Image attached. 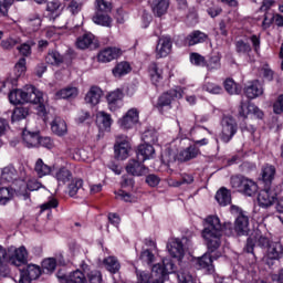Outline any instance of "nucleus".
<instances>
[{
    "instance_id": "39",
    "label": "nucleus",
    "mask_w": 283,
    "mask_h": 283,
    "mask_svg": "<svg viewBox=\"0 0 283 283\" xmlns=\"http://www.w3.org/2000/svg\"><path fill=\"white\" fill-rule=\"evenodd\" d=\"M78 96V88L69 86L55 93V98H76Z\"/></svg>"
},
{
    "instance_id": "53",
    "label": "nucleus",
    "mask_w": 283,
    "mask_h": 283,
    "mask_svg": "<svg viewBox=\"0 0 283 283\" xmlns=\"http://www.w3.org/2000/svg\"><path fill=\"white\" fill-rule=\"evenodd\" d=\"M66 9L69 12H71V14H78V12L83 10V2H81V0H71L67 3Z\"/></svg>"
},
{
    "instance_id": "2",
    "label": "nucleus",
    "mask_w": 283,
    "mask_h": 283,
    "mask_svg": "<svg viewBox=\"0 0 283 283\" xmlns=\"http://www.w3.org/2000/svg\"><path fill=\"white\" fill-rule=\"evenodd\" d=\"M230 185L232 189H237V191L244 193V196L251 197L258 193V184L244 176L231 177Z\"/></svg>"
},
{
    "instance_id": "42",
    "label": "nucleus",
    "mask_w": 283,
    "mask_h": 283,
    "mask_svg": "<svg viewBox=\"0 0 283 283\" xmlns=\"http://www.w3.org/2000/svg\"><path fill=\"white\" fill-rule=\"evenodd\" d=\"M132 72V66L127 62H119L114 69H113V75L116 78H120V76H125V74H129Z\"/></svg>"
},
{
    "instance_id": "26",
    "label": "nucleus",
    "mask_w": 283,
    "mask_h": 283,
    "mask_svg": "<svg viewBox=\"0 0 283 283\" xmlns=\"http://www.w3.org/2000/svg\"><path fill=\"white\" fill-rule=\"evenodd\" d=\"M39 138L40 135L36 132H30L28 129L22 132V140L29 149L32 147H39Z\"/></svg>"
},
{
    "instance_id": "13",
    "label": "nucleus",
    "mask_w": 283,
    "mask_h": 283,
    "mask_svg": "<svg viewBox=\"0 0 283 283\" xmlns=\"http://www.w3.org/2000/svg\"><path fill=\"white\" fill-rule=\"evenodd\" d=\"M275 6V0H263L262 6L260 8L261 12L264 13V19L262 21V28L266 30V28H271V23H273V19H275V14L271 11V8Z\"/></svg>"
},
{
    "instance_id": "31",
    "label": "nucleus",
    "mask_w": 283,
    "mask_h": 283,
    "mask_svg": "<svg viewBox=\"0 0 283 283\" xmlns=\"http://www.w3.org/2000/svg\"><path fill=\"white\" fill-rule=\"evenodd\" d=\"M275 166L273 165H265L261 169V177L265 185H271L273 180H275Z\"/></svg>"
},
{
    "instance_id": "63",
    "label": "nucleus",
    "mask_w": 283,
    "mask_h": 283,
    "mask_svg": "<svg viewBox=\"0 0 283 283\" xmlns=\"http://www.w3.org/2000/svg\"><path fill=\"white\" fill-rule=\"evenodd\" d=\"M87 277L90 283H101L103 281V275L101 274V271L97 270L91 271L87 274Z\"/></svg>"
},
{
    "instance_id": "10",
    "label": "nucleus",
    "mask_w": 283,
    "mask_h": 283,
    "mask_svg": "<svg viewBox=\"0 0 283 283\" xmlns=\"http://www.w3.org/2000/svg\"><path fill=\"white\" fill-rule=\"evenodd\" d=\"M139 112L138 108H130L127 113L118 120L122 129H132L138 125Z\"/></svg>"
},
{
    "instance_id": "61",
    "label": "nucleus",
    "mask_w": 283,
    "mask_h": 283,
    "mask_svg": "<svg viewBox=\"0 0 283 283\" xmlns=\"http://www.w3.org/2000/svg\"><path fill=\"white\" fill-rule=\"evenodd\" d=\"M25 70H27V67H25V57H21L14 66L15 75L17 76H22V74H25Z\"/></svg>"
},
{
    "instance_id": "23",
    "label": "nucleus",
    "mask_w": 283,
    "mask_h": 283,
    "mask_svg": "<svg viewBox=\"0 0 283 283\" xmlns=\"http://www.w3.org/2000/svg\"><path fill=\"white\" fill-rule=\"evenodd\" d=\"M124 96L125 94L120 88H117L107 95V103L111 112H116V108L118 107L120 101H123Z\"/></svg>"
},
{
    "instance_id": "14",
    "label": "nucleus",
    "mask_w": 283,
    "mask_h": 283,
    "mask_svg": "<svg viewBox=\"0 0 283 283\" xmlns=\"http://www.w3.org/2000/svg\"><path fill=\"white\" fill-rule=\"evenodd\" d=\"M255 243L259 247H269V239L260 232V230H255L253 234L248 238L245 251L247 253H253V247H255Z\"/></svg>"
},
{
    "instance_id": "43",
    "label": "nucleus",
    "mask_w": 283,
    "mask_h": 283,
    "mask_svg": "<svg viewBox=\"0 0 283 283\" xmlns=\"http://www.w3.org/2000/svg\"><path fill=\"white\" fill-rule=\"evenodd\" d=\"M200 154V149L196 146H189L179 154L180 160L187 161L196 158Z\"/></svg>"
},
{
    "instance_id": "6",
    "label": "nucleus",
    "mask_w": 283,
    "mask_h": 283,
    "mask_svg": "<svg viewBox=\"0 0 283 283\" xmlns=\"http://www.w3.org/2000/svg\"><path fill=\"white\" fill-rule=\"evenodd\" d=\"M280 193V188L269 187L259 192L258 202L259 207L263 209H269L273 207L277 200V195Z\"/></svg>"
},
{
    "instance_id": "25",
    "label": "nucleus",
    "mask_w": 283,
    "mask_h": 283,
    "mask_svg": "<svg viewBox=\"0 0 283 283\" xmlns=\"http://www.w3.org/2000/svg\"><path fill=\"white\" fill-rule=\"evenodd\" d=\"M96 125L101 132H109L112 127V116L105 112H98L96 114Z\"/></svg>"
},
{
    "instance_id": "32",
    "label": "nucleus",
    "mask_w": 283,
    "mask_h": 283,
    "mask_svg": "<svg viewBox=\"0 0 283 283\" xmlns=\"http://www.w3.org/2000/svg\"><path fill=\"white\" fill-rule=\"evenodd\" d=\"M34 171L38 178H43L45 176H50L52 174V166L44 164L43 159L39 158L35 161Z\"/></svg>"
},
{
    "instance_id": "46",
    "label": "nucleus",
    "mask_w": 283,
    "mask_h": 283,
    "mask_svg": "<svg viewBox=\"0 0 283 283\" xmlns=\"http://www.w3.org/2000/svg\"><path fill=\"white\" fill-rule=\"evenodd\" d=\"M142 138L146 145H156L158 143V132L156 129H148L143 134Z\"/></svg>"
},
{
    "instance_id": "41",
    "label": "nucleus",
    "mask_w": 283,
    "mask_h": 283,
    "mask_svg": "<svg viewBox=\"0 0 283 283\" xmlns=\"http://www.w3.org/2000/svg\"><path fill=\"white\" fill-rule=\"evenodd\" d=\"M9 101L12 105H21L25 103V91L23 90H13L9 94Z\"/></svg>"
},
{
    "instance_id": "19",
    "label": "nucleus",
    "mask_w": 283,
    "mask_h": 283,
    "mask_svg": "<svg viewBox=\"0 0 283 283\" xmlns=\"http://www.w3.org/2000/svg\"><path fill=\"white\" fill-rule=\"evenodd\" d=\"M244 94L250 99L258 98V96H262V94H264V88L260 81H253L244 87Z\"/></svg>"
},
{
    "instance_id": "48",
    "label": "nucleus",
    "mask_w": 283,
    "mask_h": 283,
    "mask_svg": "<svg viewBox=\"0 0 283 283\" xmlns=\"http://www.w3.org/2000/svg\"><path fill=\"white\" fill-rule=\"evenodd\" d=\"M48 12H51L52 17H59L61 14L63 7L59 0H53L46 4Z\"/></svg>"
},
{
    "instance_id": "64",
    "label": "nucleus",
    "mask_w": 283,
    "mask_h": 283,
    "mask_svg": "<svg viewBox=\"0 0 283 283\" xmlns=\"http://www.w3.org/2000/svg\"><path fill=\"white\" fill-rule=\"evenodd\" d=\"M274 114H282L283 112V95H280L273 105Z\"/></svg>"
},
{
    "instance_id": "20",
    "label": "nucleus",
    "mask_w": 283,
    "mask_h": 283,
    "mask_svg": "<svg viewBox=\"0 0 283 283\" xmlns=\"http://www.w3.org/2000/svg\"><path fill=\"white\" fill-rule=\"evenodd\" d=\"M174 98H182V91L170 90L169 92L164 93L158 99L157 107H167L171 105Z\"/></svg>"
},
{
    "instance_id": "28",
    "label": "nucleus",
    "mask_w": 283,
    "mask_h": 283,
    "mask_svg": "<svg viewBox=\"0 0 283 283\" xmlns=\"http://www.w3.org/2000/svg\"><path fill=\"white\" fill-rule=\"evenodd\" d=\"M101 96H103V91L101 87L93 86L86 93L85 103L88 105H98V103H101Z\"/></svg>"
},
{
    "instance_id": "4",
    "label": "nucleus",
    "mask_w": 283,
    "mask_h": 283,
    "mask_svg": "<svg viewBox=\"0 0 283 283\" xmlns=\"http://www.w3.org/2000/svg\"><path fill=\"white\" fill-rule=\"evenodd\" d=\"M38 189H41V182L30 177L19 179L17 187H14V191H17L18 196H23L24 200L30 198V191H38Z\"/></svg>"
},
{
    "instance_id": "60",
    "label": "nucleus",
    "mask_w": 283,
    "mask_h": 283,
    "mask_svg": "<svg viewBox=\"0 0 283 283\" xmlns=\"http://www.w3.org/2000/svg\"><path fill=\"white\" fill-rule=\"evenodd\" d=\"M17 50L22 56H30L32 54V42L22 43L20 46H17Z\"/></svg>"
},
{
    "instance_id": "56",
    "label": "nucleus",
    "mask_w": 283,
    "mask_h": 283,
    "mask_svg": "<svg viewBox=\"0 0 283 283\" xmlns=\"http://www.w3.org/2000/svg\"><path fill=\"white\" fill-rule=\"evenodd\" d=\"M235 50L238 54H249V52H251V44L243 40H239L235 42Z\"/></svg>"
},
{
    "instance_id": "8",
    "label": "nucleus",
    "mask_w": 283,
    "mask_h": 283,
    "mask_svg": "<svg viewBox=\"0 0 283 283\" xmlns=\"http://www.w3.org/2000/svg\"><path fill=\"white\" fill-rule=\"evenodd\" d=\"M25 262H28V250L25 249V247H9L10 264H13V266H21V264H25Z\"/></svg>"
},
{
    "instance_id": "45",
    "label": "nucleus",
    "mask_w": 283,
    "mask_h": 283,
    "mask_svg": "<svg viewBox=\"0 0 283 283\" xmlns=\"http://www.w3.org/2000/svg\"><path fill=\"white\" fill-rule=\"evenodd\" d=\"M14 193H17L14 188H0V205H8V202H10V199L14 198Z\"/></svg>"
},
{
    "instance_id": "7",
    "label": "nucleus",
    "mask_w": 283,
    "mask_h": 283,
    "mask_svg": "<svg viewBox=\"0 0 283 283\" xmlns=\"http://www.w3.org/2000/svg\"><path fill=\"white\" fill-rule=\"evenodd\" d=\"M221 140L223 143H229L235 134H238V123L231 116H224L221 122Z\"/></svg>"
},
{
    "instance_id": "37",
    "label": "nucleus",
    "mask_w": 283,
    "mask_h": 283,
    "mask_svg": "<svg viewBox=\"0 0 283 283\" xmlns=\"http://www.w3.org/2000/svg\"><path fill=\"white\" fill-rule=\"evenodd\" d=\"M208 39V35L206 33H202L201 31H195L190 33L187 36V43L188 45H198V43H205Z\"/></svg>"
},
{
    "instance_id": "30",
    "label": "nucleus",
    "mask_w": 283,
    "mask_h": 283,
    "mask_svg": "<svg viewBox=\"0 0 283 283\" xmlns=\"http://www.w3.org/2000/svg\"><path fill=\"white\" fill-rule=\"evenodd\" d=\"M283 255V245L280 241H272L268 248V258L270 260H280Z\"/></svg>"
},
{
    "instance_id": "33",
    "label": "nucleus",
    "mask_w": 283,
    "mask_h": 283,
    "mask_svg": "<svg viewBox=\"0 0 283 283\" xmlns=\"http://www.w3.org/2000/svg\"><path fill=\"white\" fill-rule=\"evenodd\" d=\"M54 178L59 185H67L72 180V171L65 167H61L56 170Z\"/></svg>"
},
{
    "instance_id": "35",
    "label": "nucleus",
    "mask_w": 283,
    "mask_h": 283,
    "mask_svg": "<svg viewBox=\"0 0 283 283\" xmlns=\"http://www.w3.org/2000/svg\"><path fill=\"white\" fill-rule=\"evenodd\" d=\"M17 178H18V172L13 166H7L2 169L1 179L4 180L6 182L15 181V187H17V182L19 181L17 180Z\"/></svg>"
},
{
    "instance_id": "3",
    "label": "nucleus",
    "mask_w": 283,
    "mask_h": 283,
    "mask_svg": "<svg viewBox=\"0 0 283 283\" xmlns=\"http://www.w3.org/2000/svg\"><path fill=\"white\" fill-rule=\"evenodd\" d=\"M176 271V265L170 259H164L163 264L157 263L153 266V283H165L170 273Z\"/></svg>"
},
{
    "instance_id": "38",
    "label": "nucleus",
    "mask_w": 283,
    "mask_h": 283,
    "mask_svg": "<svg viewBox=\"0 0 283 283\" xmlns=\"http://www.w3.org/2000/svg\"><path fill=\"white\" fill-rule=\"evenodd\" d=\"M103 264L106 270L109 271V273H118L120 271V262H118V259L116 256H107L104 259Z\"/></svg>"
},
{
    "instance_id": "18",
    "label": "nucleus",
    "mask_w": 283,
    "mask_h": 283,
    "mask_svg": "<svg viewBox=\"0 0 283 283\" xmlns=\"http://www.w3.org/2000/svg\"><path fill=\"white\" fill-rule=\"evenodd\" d=\"M123 52L118 48H107L101 51L97 55V61L99 63H109L114 61V59H118Z\"/></svg>"
},
{
    "instance_id": "57",
    "label": "nucleus",
    "mask_w": 283,
    "mask_h": 283,
    "mask_svg": "<svg viewBox=\"0 0 283 283\" xmlns=\"http://www.w3.org/2000/svg\"><path fill=\"white\" fill-rule=\"evenodd\" d=\"M20 43H21L20 38H9L7 40L1 41V48L3 50H12V48H14V45H19Z\"/></svg>"
},
{
    "instance_id": "17",
    "label": "nucleus",
    "mask_w": 283,
    "mask_h": 283,
    "mask_svg": "<svg viewBox=\"0 0 283 283\" xmlns=\"http://www.w3.org/2000/svg\"><path fill=\"white\" fill-rule=\"evenodd\" d=\"M168 253L171 258H176L177 260H181L185 256V247L182 245V241L179 239H172L167 244Z\"/></svg>"
},
{
    "instance_id": "29",
    "label": "nucleus",
    "mask_w": 283,
    "mask_h": 283,
    "mask_svg": "<svg viewBox=\"0 0 283 283\" xmlns=\"http://www.w3.org/2000/svg\"><path fill=\"white\" fill-rule=\"evenodd\" d=\"M51 129L56 136H65L67 134V123L61 117H55L51 123Z\"/></svg>"
},
{
    "instance_id": "24",
    "label": "nucleus",
    "mask_w": 283,
    "mask_h": 283,
    "mask_svg": "<svg viewBox=\"0 0 283 283\" xmlns=\"http://www.w3.org/2000/svg\"><path fill=\"white\" fill-rule=\"evenodd\" d=\"M150 8L155 17H163L169 10V0H153Z\"/></svg>"
},
{
    "instance_id": "21",
    "label": "nucleus",
    "mask_w": 283,
    "mask_h": 283,
    "mask_svg": "<svg viewBox=\"0 0 283 283\" xmlns=\"http://www.w3.org/2000/svg\"><path fill=\"white\" fill-rule=\"evenodd\" d=\"M234 231L238 235H248L249 231H251V227L249 226V217L244 214H239L235 223Z\"/></svg>"
},
{
    "instance_id": "5",
    "label": "nucleus",
    "mask_w": 283,
    "mask_h": 283,
    "mask_svg": "<svg viewBox=\"0 0 283 283\" xmlns=\"http://www.w3.org/2000/svg\"><path fill=\"white\" fill-rule=\"evenodd\" d=\"M24 103H33V105H39L38 112H40V114H43V116L48 114L45 105H43V93H41V91L36 90V87L34 86H28L24 90Z\"/></svg>"
},
{
    "instance_id": "52",
    "label": "nucleus",
    "mask_w": 283,
    "mask_h": 283,
    "mask_svg": "<svg viewBox=\"0 0 283 283\" xmlns=\"http://www.w3.org/2000/svg\"><path fill=\"white\" fill-rule=\"evenodd\" d=\"M93 21L97 25H104L105 28H109V25H112V18L107 14H96L93 17Z\"/></svg>"
},
{
    "instance_id": "62",
    "label": "nucleus",
    "mask_w": 283,
    "mask_h": 283,
    "mask_svg": "<svg viewBox=\"0 0 283 283\" xmlns=\"http://www.w3.org/2000/svg\"><path fill=\"white\" fill-rule=\"evenodd\" d=\"M222 59V56L220 55V53H214L211 55L210 61H209V67L211 70H218L220 67V60Z\"/></svg>"
},
{
    "instance_id": "40",
    "label": "nucleus",
    "mask_w": 283,
    "mask_h": 283,
    "mask_svg": "<svg viewBox=\"0 0 283 283\" xmlns=\"http://www.w3.org/2000/svg\"><path fill=\"white\" fill-rule=\"evenodd\" d=\"M149 76L154 85H158L163 81V70L158 67V64L151 63L149 66Z\"/></svg>"
},
{
    "instance_id": "27",
    "label": "nucleus",
    "mask_w": 283,
    "mask_h": 283,
    "mask_svg": "<svg viewBox=\"0 0 283 283\" xmlns=\"http://www.w3.org/2000/svg\"><path fill=\"white\" fill-rule=\"evenodd\" d=\"M129 149H132L129 142H117L115 145V158H117V160H125V158L129 156Z\"/></svg>"
},
{
    "instance_id": "15",
    "label": "nucleus",
    "mask_w": 283,
    "mask_h": 283,
    "mask_svg": "<svg viewBox=\"0 0 283 283\" xmlns=\"http://www.w3.org/2000/svg\"><path fill=\"white\" fill-rule=\"evenodd\" d=\"M172 42L171 38L164 35L159 38L156 45V56L157 59H165L171 54Z\"/></svg>"
},
{
    "instance_id": "49",
    "label": "nucleus",
    "mask_w": 283,
    "mask_h": 283,
    "mask_svg": "<svg viewBox=\"0 0 283 283\" xmlns=\"http://www.w3.org/2000/svg\"><path fill=\"white\" fill-rule=\"evenodd\" d=\"M28 114L30 111L25 107H17L11 116V120L14 123L17 120H23V118H28Z\"/></svg>"
},
{
    "instance_id": "16",
    "label": "nucleus",
    "mask_w": 283,
    "mask_h": 283,
    "mask_svg": "<svg viewBox=\"0 0 283 283\" xmlns=\"http://www.w3.org/2000/svg\"><path fill=\"white\" fill-rule=\"evenodd\" d=\"M57 277L62 283H87V279H85V274L81 270L74 271L69 275L59 272Z\"/></svg>"
},
{
    "instance_id": "1",
    "label": "nucleus",
    "mask_w": 283,
    "mask_h": 283,
    "mask_svg": "<svg viewBox=\"0 0 283 283\" xmlns=\"http://www.w3.org/2000/svg\"><path fill=\"white\" fill-rule=\"evenodd\" d=\"M202 230V238L208 247V252L198 259V264L200 269H208L211 271L213 269V261L220 258V253H216L220 245L222 244V224L220 223V218L216 216H209L205 219Z\"/></svg>"
},
{
    "instance_id": "44",
    "label": "nucleus",
    "mask_w": 283,
    "mask_h": 283,
    "mask_svg": "<svg viewBox=\"0 0 283 283\" xmlns=\"http://www.w3.org/2000/svg\"><path fill=\"white\" fill-rule=\"evenodd\" d=\"M223 87L228 94L233 96V94H240L242 92V87L233 81V78H227L223 83Z\"/></svg>"
},
{
    "instance_id": "36",
    "label": "nucleus",
    "mask_w": 283,
    "mask_h": 283,
    "mask_svg": "<svg viewBox=\"0 0 283 283\" xmlns=\"http://www.w3.org/2000/svg\"><path fill=\"white\" fill-rule=\"evenodd\" d=\"M94 45V34L85 33L82 36L77 38L76 46L80 50H87V48H92Z\"/></svg>"
},
{
    "instance_id": "34",
    "label": "nucleus",
    "mask_w": 283,
    "mask_h": 283,
    "mask_svg": "<svg viewBox=\"0 0 283 283\" xmlns=\"http://www.w3.org/2000/svg\"><path fill=\"white\" fill-rule=\"evenodd\" d=\"M216 200L221 207L231 205V191L227 188H221L216 193Z\"/></svg>"
},
{
    "instance_id": "51",
    "label": "nucleus",
    "mask_w": 283,
    "mask_h": 283,
    "mask_svg": "<svg viewBox=\"0 0 283 283\" xmlns=\"http://www.w3.org/2000/svg\"><path fill=\"white\" fill-rule=\"evenodd\" d=\"M56 269V259H45L42 262V271L43 273H54Z\"/></svg>"
},
{
    "instance_id": "12",
    "label": "nucleus",
    "mask_w": 283,
    "mask_h": 283,
    "mask_svg": "<svg viewBox=\"0 0 283 283\" xmlns=\"http://www.w3.org/2000/svg\"><path fill=\"white\" fill-rule=\"evenodd\" d=\"M126 171L130 176H147L149 174V168L140 163V159H129L126 165Z\"/></svg>"
},
{
    "instance_id": "55",
    "label": "nucleus",
    "mask_w": 283,
    "mask_h": 283,
    "mask_svg": "<svg viewBox=\"0 0 283 283\" xmlns=\"http://www.w3.org/2000/svg\"><path fill=\"white\" fill-rule=\"evenodd\" d=\"M28 23L32 28L33 32H36L41 28V15L39 13H33L29 17Z\"/></svg>"
},
{
    "instance_id": "9",
    "label": "nucleus",
    "mask_w": 283,
    "mask_h": 283,
    "mask_svg": "<svg viewBox=\"0 0 283 283\" xmlns=\"http://www.w3.org/2000/svg\"><path fill=\"white\" fill-rule=\"evenodd\" d=\"M41 276V268L34 264L27 265L20 270L19 283H31Z\"/></svg>"
},
{
    "instance_id": "11",
    "label": "nucleus",
    "mask_w": 283,
    "mask_h": 283,
    "mask_svg": "<svg viewBox=\"0 0 283 283\" xmlns=\"http://www.w3.org/2000/svg\"><path fill=\"white\" fill-rule=\"evenodd\" d=\"M256 116V118H262L264 116V113L258 108L254 104H251L250 102L242 101L239 107V116L240 118H243V120H247L249 118V115Z\"/></svg>"
},
{
    "instance_id": "47",
    "label": "nucleus",
    "mask_w": 283,
    "mask_h": 283,
    "mask_svg": "<svg viewBox=\"0 0 283 283\" xmlns=\"http://www.w3.org/2000/svg\"><path fill=\"white\" fill-rule=\"evenodd\" d=\"M45 61L49 65H60V63H63V55L60 52L50 51L45 56Z\"/></svg>"
},
{
    "instance_id": "54",
    "label": "nucleus",
    "mask_w": 283,
    "mask_h": 283,
    "mask_svg": "<svg viewBox=\"0 0 283 283\" xmlns=\"http://www.w3.org/2000/svg\"><path fill=\"white\" fill-rule=\"evenodd\" d=\"M179 283H196L193 276L187 270H180L177 274Z\"/></svg>"
},
{
    "instance_id": "50",
    "label": "nucleus",
    "mask_w": 283,
    "mask_h": 283,
    "mask_svg": "<svg viewBox=\"0 0 283 283\" xmlns=\"http://www.w3.org/2000/svg\"><path fill=\"white\" fill-rule=\"evenodd\" d=\"M83 189V179H74L70 185H69V196L71 198H74Z\"/></svg>"
},
{
    "instance_id": "22",
    "label": "nucleus",
    "mask_w": 283,
    "mask_h": 283,
    "mask_svg": "<svg viewBox=\"0 0 283 283\" xmlns=\"http://www.w3.org/2000/svg\"><path fill=\"white\" fill-rule=\"evenodd\" d=\"M154 156H156V149H154V146H151V144H142L138 146L137 158L142 163H145V160L154 158Z\"/></svg>"
},
{
    "instance_id": "59",
    "label": "nucleus",
    "mask_w": 283,
    "mask_h": 283,
    "mask_svg": "<svg viewBox=\"0 0 283 283\" xmlns=\"http://www.w3.org/2000/svg\"><path fill=\"white\" fill-rule=\"evenodd\" d=\"M151 277H154V272L139 271L137 272V283H151Z\"/></svg>"
},
{
    "instance_id": "58",
    "label": "nucleus",
    "mask_w": 283,
    "mask_h": 283,
    "mask_svg": "<svg viewBox=\"0 0 283 283\" xmlns=\"http://www.w3.org/2000/svg\"><path fill=\"white\" fill-rule=\"evenodd\" d=\"M205 92H209V94H222V86L208 82L203 85Z\"/></svg>"
}]
</instances>
